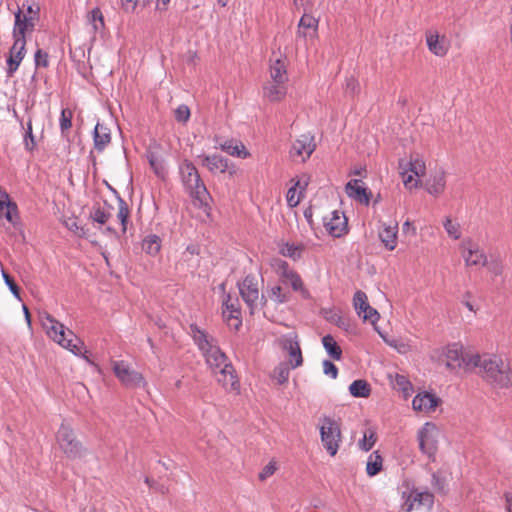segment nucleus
<instances>
[{"label":"nucleus","mask_w":512,"mask_h":512,"mask_svg":"<svg viewBox=\"0 0 512 512\" xmlns=\"http://www.w3.org/2000/svg\"><path fill=\"white\" fill-rule=\"evenodd\" d=\"M2 273H3V277H4L5 283H6V285L8 286V288H19V287L16 285V283H15V281H14L13 277H11V276H10L8 273H6L5 271H2Z\"/></svg>","instance_id":"obj_63"},{"label":"nucleus","mask_w":512,"mask_h":512,"mask_svg":"<svg viewBox=\"0 0 512 512\" xmlns=\"http://www.w3.org/2000/svg\"><path fill=\"white\" fill-rule=\"evenodd\" d=\"M309 184V177L306 176V175H302L300 179H298L293 187H295V189H299V193L300 195H302L303 191L306 190V187L308 186Z\"/></svg>","instance_id":"obj_59"},{"label":"nucleus","mask_w":512,"mask_h":512,"mask_svg":"<svg viewBox=\"0 0 512 512\" xmlns=\"http://www.w3.org/2000/svg\"><path fill=\"white\" fill-rule=\"evenodd\" d=\"M158 148L159 144H157L156 142L150 144L146 152V157L148 159L150 167L152 168L156 176L163 179L165 178L167 171L164 166L163 160L158 155Z\"/></svg>","instance_id":"obj_25"},{"label":"nucleus","mask_w":512,"mask_h":512,"mask_svg":"<svg viewBox=\"0 0 512 512\" xmlns=\"http://www.w3.org/2000/svg\"><path fill=\"white\" fill-rule=\"evenodd\" d=\"M476 352L460 342H454L435 350L432 358L445 365L450 371L462 369L472 372Z\"/></svg>","instance_id":"obj_3"},{"label":"nucleus","mask_w":512,"mask_h":512,"mask_svg":"<svg viewBox=\"0 0 512 512\" xmlns=\"http://www.w3.org/2000/svg\"><path fill=\"white\" fill-rule=\"evenodd\" d=\"M290 366L287 363H280L272 372V378L280 385L285 384L289 379Z\"/></svg>","instance_id":"obj_44"},{"label":"nucleus","mask_w":512,"mask_h":512,"mask_svg":"<svg viewBox=\"0 0 512 512\" xmlns=\"http://www.w3.org/2000/svg\"><path fill=\"white\" fill-rule=\"evenodd\" d=\"M462 256L467 266L484 267L487 259L485 253L474 243H468V246L463 250Z\"/></svg>","instance_id":"obj_24"},{"label":"nucleus","mask_w":512,"mask_h":512,"mask_svg":"<svg viewBox=\"0 0 512 512\" xmlns=\"http://www.w3.org/2000/svg\"><path fill=\"white\" fill-rule=\"evenodd\" d=\"M121 4L126 12H134L137 7L138 0H121Z\"/></svg>","instance_id":"obj_61"},{"label":"nucleus","mask_w":512,"mask_h":512,"mask_svg":"<svg viewBox=\"0 0 512 512\" xmlns=\"http://www.w3.org/2000/svg\"><path fill=\"white\" fill-rule=\"evenodd\" d=\"M446 187V173L443 169H439L432 173L426 180V191L435 197L441 195Z\"/></svg>","instance_id":"obj_23"},{"label":"nucleus","mask_w":512,"mask_h":512,"mask_svg":"<svg viewBox=\"0 0 512 512\" xmlns=\"http://www.w3.org/2000/svg\"><path fill=\"white\" fill-rule=\"evenodd\" d=\"M72 118H73V112L68 109H62L60 119H59V125L61 134L65 135L66 132H68L72 126Z\"/></svg>","instance_id":"obj_49"},{"label":"nucleus","mask_w":512,"mask_h":512,"mask_svg":"<svg viewBox=\"0 0 512 512\" xmlns=\"http://www.w3.org/2000/svg\"><path fill=\"white\" fill-rule=\"evenodd\" d=\"M179 173L182 184L190 197L194 201L199 202L200 205L207 204L209 192L204 182L201 180L200 174L195 165L191 161L185 159L179 165Z\"/></svg>","instance_id":"obj_5"},{"label":"nucleus","mask_w":512,"mask_h":512,"mask_svg":"<svg viewBox=\"0 0 512 512\" xmlns=\"http://www.w3.org/2000/svg\"><path fill=\"white\" fill-rule=\"evenodd\" d=\"M434 502V495L429 491L412 490L406 497L403 509L411 512L420 507H431Z\"/></svg>","instance_id":"obj_17"},{"label":"nucleus","mask_w":512,"mask_h":512,"mask_svg":"<svg viewBox=\"0 0 512 512\" xmlns=\"http://www.w3.org/2000/svg\"><path fill=\"white\" fill-rule=\"evenodd\" d=\"M444 228L447 234L457 240L461 237L460 225L459 223L453 222L451 218L447 217L443 223Z\"/></svg>","instance_id":"obj_51"},{"label":"nucleus","mask_w":512,"mask_h":512,"mask_svg":"<svg viewBox=\"0 0 512 512\" xmlns=\"http://www.w3.org/2000/svg\"><path fill=\"white\" fill-rule=\"evenodd\" d=\"M353 306L357 315L362 318L363 321H368L373 325L378 321L379 313L370 306L368 297L362 290H358L354 294Z\"/></svg>","instance_id":"obj_13"},{"label":"nucleus","mask_w":512,"mask_h":512,"mask_svg":"<svg viewBox=\"0 0 512 512\" xmlns=\"http://www.w3.org/2000/svg\"><path fill=\"white\" fill-rule=\"evenodd\" d=\"M130 216V210L128 204L121 197L118 198V213L117 218L120 221L122 232L125 233L127 230L128 219Z\"/></svg>","instance_id":"obj_42"},{"label":"nucleus","mask_w":512,"mask_h":512,"mask_svg":"<svg viewBox=\"0 0 512 512\" xmlns=\"http://www.w3.org/2000/svg\"><path fill=\"white\" fill-rule=\"evenodd\" d=\"M14 39V43L9 51V56L7 58V69L6 73L8 77H12L14 73L18 70L22 60L26 54V40Z\"/></svg>","instance_id":"obj_16"},{"label":"nucleus","mask_w":512,"mask_h":512,"mask_svg":"<svg viewBox=\"0 0 512 512\" xmlns=\"http://www.w3.org/2000/svg\"><path fill=\"white\" fill-rule=\"evenodd\" d=\"M191 333L198 348L202 351L206 363L214 372L220 370L225 364H231L227 356L217 346L213 337L194 325H191Z\"/></svg>","instance_id":"obj_4"},{"label":"nucleus","mask_w":512,"mask_h":512,"mask_svg":"<svg viewBox=\"0 0 512 512\" xmlns=\"http://www.w3.org/2000/svg\"><path fill=\"white\" fill-rule=\"evenodd\" d=\"M377 435L374 429L368 428L363 433V439L359 441L358 445L363 451H369L375 445Z\"/></svg>","instance_id":"obj_45"},{"label":"nucleus","mask_w":512,"mask_h":512,"mask_svg":"<svg viewBox=\"0 0 512 512\" xmlns=\"http://www.w3.org/2000/svg\"><path fill=\"white\" fill-rule=\"evenodd\" d=\"M34 16L24 15L23 9H18L15 13V22L13 27V38L26 40V33L32 32L36 26Z\"/></svg>","instance_id":"obj_18"},{"label":"nucleus","mask_w":512,"mask_h":512,"mask_svg":"<svg viewBox=\"0 0 512 512\" xmlns=\"http://www.w3.org/2000/svg\"><path fill=\"white\" fill-rule=\"evenodd\" d=\"M202 160V165L207 167L211 173H225L229 172L230 175L235 173L234 170H230L228 159L219 154L213 155H201L198 156Z\"/></svg>","instance_id":"obj_20"},{"label":"nucleus","mask_w":512,"mask_h":512,"mask_svg":"<svg viewBox=\"0 0 512 512\" xmlns=\"http://www.w3.org/2000/svg\"><path fill=\"white\" fill-rule=\"evenodd\" d=\"M278 469L277 461L272 459L270 460L260 471L258 478L260 481H265L269 477H271Z\"/></svg>","instance_id":"obj_53"},{"label":"nucleus","mask_w":512,"mask_h":512,"mask_svg":"<svg viewBox=\"0 0 512 512\" xmlns=\"http://www.w3.org/2000/svg\"><path fill=\"white\" fill-rule=\"evenodd\" d=\"M112 370L117 379L128 388L145 386L143 375L132 369L128 363L122 360L112 362Z\"/></svg>","instance_id":"obj_10"},{"label":"nucleus","mask_w":512,"mask_h":512,"mask_svg":"<svg viewBox=\"0 0 512 512\" xmlns=\"http://www.w3.org/2000/svg\"><path fill=\"white\" fill-rule=\"evenodd\" d=\"M362 181L359 179L350 180L345 187L347 195L355 201L365 204L370 203L371 192L361 185Z\"/></svg>","instance_id":"obj_21"},{"label":"nucleus","mask_w":512,"mask_h":512,"mask_svg":"<svg viewBox=\"0 0 512 512\" xmlns=\"http://www.w3.org/2000/svg\"><path fill=\"white\" fill-rule=\"evenodd\" d=\"M511 362L494 353L476 352L472 371H476L485 381L498 388H508Z\"/></svg>","instance_id":"obj_1"},{"label":"nucleus","mask_w":512,"mask_h":512,"mask_svg":"<svg viewBox=\"0 0 512 512\" xmlns=\"http://www.w3.org/2000/svg\"><path fill=\"white\" fill-rule=\"evenodd\" d=\"M268 292V297L275 301V302H282V299L279 298V294L281 292V290H267Z\"/></svg>","instance_id":"obj_64"},{"label":"nucleus","mask_w":512,"mask_h":512,"mask_svg":"<svg viewBox=\"0 0 512 512\" xmlns=\"http://www.w3.org/2000/svg\"><path fill=\"white\" fill-rule=\"evenodd\" d=\"M346 89L351 91L353 94L359 92V82L354 78L350 77L346 79Z\"/></svg>","instance_id":"obj_60"},{"label":"nucleus","mask_w":512,"mask_h":512,"mask_svg":"<svg viewBox=\"0 0 512 512\" xmlns=\"http://www.w3.org/2000/svg\"><path fill=\"white\" fill-rule=\"evenodd\" d=\"M349 392L353 397L368 398L371 394V386L366 380L358 379L350 384Z\"/></svg>","instance_id":"obj_34"},{"label":"nucleus","mask_w":512,"mask_h":512,"mask_svg":"<svg viewBox=\"0 0 512 512\" xmlns=\"http://www.w3.org/2000/svg\"><path fill=\"white\" fill-rule=\"evenodd\" d=\"M404 167L407 168L408 171H411L417 177L423 176L426 171L425 162L419 158H411L408 163L404 164Z\"/></svg>","instance_id":"obj_47"},{"label":"nucleus","mask_w":512,"mask_h":512,"mask_svg":"<svg viewBox=\"0 0 512 512\" xmlns=\"http://www.w3.org/2000/svg\"><path fill=\"white\" fill-rule=\"evenodd\" d=\"M296 191L297 189H295V187L292 186L291 188H289L286 195L287 204L292 208L296 207L300 203L301 198L303 196L300 195V193L296 195Z\"/></svg>","instance_id":"obj_55"},{"label":"nucleus","mask_w":512,"mask_h":512,"mask_svg":"<svg viewBox=\"0 0 512 512\" xmlns=\"http://www.w3.org/2000/svg\"><path fill=\"white\" fill-rule=\"evenodd\" d=\"M440 429L432 422H426L418 431L417 439L420 451L433 458L438 450Z\"/></svg>","instance_id":"obj_8"},{"label":"nucleus","mask_w":512,"mask_h":512,"mask_svg":"<svg viewBox=\"0 0 512 512\" xmlns=\"http://www.w3.org/2000/svg\"><path fill=\"white\" fill-rule=\"evenodd\" d=\"M161 248V239L159 236L152 234L145 237L142 241V250L149 255H156Z\"/></svg>","instance_id":"obj_41"},{"label":"nucleus","mask_w":512,"mask_h":512,"mask_svg":"<svg viewBox=\"0 0 512 512\" xmlns=\"http://www.w3.org/2000/svg\"><path fill=\"white\" fill-rule=\"evenodd\" d=\"M426 43L429 51L435 56L443 57L448 52L449 47L445 37H440L436 31L426 32Z\"/></svg>","instance_id":"obj_22"},{"label":"nucleus","mask_w":512,"mask_h":512,"mask_svg":"<svg viewBox=\"0 0 512 512\" xmlns=\"http://www.w3.org/2000/svg\"><path fill=\"white\" fill-rule=\"evenodd\" d=\"M298 35L302 37L307 36L306 30H313L316 32L318 29V19L310 14H304L299 21Z\"/></svg>","instance_id":"obj_39"},{"label":"nucleus","mask_w":512,"mask_h":512,"mask_svg":"<svg viewBox=\"0 0 512 512\" xmlns=\"http://www.w3.org/2000/svg\"><path fill=\"white\" fill-rule=\"evenodd\" d=\"M315 149L314 137L310 134H302L292 143L289 154L293 160L305 162Z\"/></svg>","instance_id":"obj_12"},{"label":"nucleus","mask_w":512,"mask_h":512,"mask_svg":"<svg viewBox=\"0 0 512 512\" xmlns=\"http://www.w3.org/2000/svg\"><path fill=\"white\" fill-rule=\"evenodd\" d=\"M399 168L402 170L400 173L402 175L404 186L407 189L416 188L419 185V180L414 178V174H407L408 170L404 167V160H399Z\"/></svg>","instance_id":"obj_48"},{"label":"nucleus","mask_w":512,"mask_h":512,"mask_svg":"<svg viewBox=\"0 0 512 512\" xmlns=\"http://www.w3.org/2000/svg\"><path fill=\"white\" fill-rule=\"evenodd\" d=\"M440 404L441 399L429 392L418 393L412 401L413 409L424 414L435 412Z\"/></svg>","instance_id":"obj_19"},{"label":"nucleus","mask_w":512,"mask_h":512,"mask_svg":"<svg viewBox=\"0 0 512 512\" xmlns=\"http://www.w3.org/2000/svg\"><path fill=\"white\" fill-rule=\"evenodd\" d=\"M270 77L275 83H286L288 81L286 63L282 59H276L270 65Z\"/></svg>","instance_id":"obj_32"},{"label":"nucleus","mask_w":512,"mask_h":512,"mask_svg":"<svg viewBox=\"0 0 512 512\" xmlns=\"http://www.w3.org/2000/svg\"><path fill=\"white\" fill-rule=\"evenodd\" d=\"M2 217L11 224H16L19 219L18 206L11 201L8 193H3L0 201V218Z\"/></svg>","instance_id":"obj_27"},{"label":"nucleus","mask_w":512,"mask_h":512,"mask_svg":"<svg viewBox=\"0 0 512 512\" xmlns=\"http://www.w3.org/2000/svg\"><path fill=\"white\" fill-rule=\"evenodd\" d=\"M222 316L231 330L238 331L242 326L241 305L236 290L233 293H228L225 298Z\"/></svg>","instance_id":"obj_9"},{"label":"nucleus","mask_w":512,"mask_h":512,"mask_svg":"<svg viewBox=\"0 0 512 512\" xmlns=\"http://www.w3.org/2000/svg\"><path fill=\"white\" fill-rule=\"evenodd\" d=\"M40 321L49 338L74 355L82 356L90 362L88 358L89 351L86 349L85 344L71 330L66 329L62 323L47 313L40 315Z\"/></svg>","instance_id":"obj_2"},{"label":"nucleus","mask_w":512,"mask_h":512,"mask_svg":"<svg viewBox=\"0 0 512 512\" xmlns=\"http://www.w3.org/2000/svg\"><path fill=\"white\" fill-rule=\"evenodd\" d=\"M379 237L388 250H394L397 244V225L384 227Z\"/></svg>","instance_id":"obj_35"},{"label":"nucleus","mask_w":512,"mask_h":512,"mask_svg":"<svg viewBox=\"0 0 512 512\" xmlns=\"http://www.w3.org/2000/svg\"><path fill=\"white\" fill-rule=\"evenodd\" d=\"M87 19L89 24L92 25L94 33L104 27L103 15L99 8H94L92 11H90L87 15Z\"/></svg>","instance_id":"obj_46"},{"label":"nucleus","mask_w":512,"mask_h":512,"mask_svg":"<svg viewBox=\"0 0 512 512\" xmlns=\"http://www.w3.org/2000/svg\"><path fill=\"white\" fill-rule=\"evenodd\" d=\"M236 292L238 296H242L252 312L254 309L262 308L267 302L266 296L263 293L260 295V290H238Z\"/></svg>","instance_id":"obj_28"},{"label":"nucleus","mask_w":512,"mask_h":512,"mask_svg":"<svg viewBox=\"0 0 512 512\" xmlns=\"http://www.w3.org/2000/svg\"><path fill=\"white\" fill-rule=\"evenodd\" d=\"M113 207L106 201L103 204L96 203L90 211V219L94 223L104 225L112 216Z\"/></svg>","instance_id":"obj_29"},{"label":"nucleus","mask_w":512,"mask_h":512,"mask_svg":"<svg viewBox=\"0 0 512 512\" xmlns=\"http://www.w3.org/2000/svg\"><path fill=\"white\" fill-rule=\"evenodd\" d=\"M282 268V277L283 283L286 286H291V288H302L303 282L300 276L293 270L288 268V264L286 262L281 266Z\"/></svg>","instance_id":"obj_37"},{"label":"nucleus","mask_w":512,"mask_h":512,"mask_svg":"<svg viewBox=\"0 0 512 512\" xmlns=\"http://www.w3.org/2000/svg\"><path fill=\"white\" fill-rule=\"evenodd\" d=\"M36 68H47L49 66V55L42 49H37L34 55Z\"/></svg>","instance_id":"obj_54"},{"label":"nucleus","mask_w":512,"mask_h":512,"mask_svg":"<svg viewBox=\"0 0 512 512\" xmlns=\"http://www.w3.org/2000/svg\"><path fill=\"white\" fill-rule=\"evenodd\" d=\"M111 131L103 123H97L93 132L94 148L97 152H103L106 147L111 143Z\"/></svg>","instance_id":"obj_26"},{"label":"nucleus","mask_w":512,"mask_h":512,"mask_svg":"<svg viewBox=\"0 0 512 512\" xmlns=\"http://www.w3.org/2000/svg\"><path fill=\"white\" fill-rule=\"evenodd\" d=\"M175 118L178 122H187L190 118V110L186 105H180L175 110Z\"/></svg>","instance_id":"obj_56"},{"label":"nucleus","mask_w":512,"mask_h":512,"mask_svg":"<svg viewBox=\"0 0 512 512\" xmlns=\"http://www.w3.org/2000/svg\"><path fill=\"white\" fill-rule=\"evenodd\" d=\"M322 367H323V372L326 375L330 376L333 379H335L337 377L338 369L331 361H328V360L323 361Z\"/></svg>","instance_id":"obj_57"},{"label":"nucleus","mask_w":512,"mask_h":512,"mask_svg":"<svg viewBox=\"0 0 512 512\" xmlns=\"http://www.w3.org/2000/svg\"><path fill=\"white\" fill-rule=\"evenodd\" d=\"M286 83H267L263 86V95L270 102L281 101L287 92Z\"/></svg>","instance_id":"obj_30"},{"label":"nucleus","mask_w":512,"mask_h":512,"mask_svg":"<svg viewBox=\"0 0 512 512\" xmlns=\"http://www.w3.org/2000/svg\"><path fill=\"white\" fill-rule=\"evenodd\" d=\"M387 344L393 347L398 353L406 354L412 351V345L408 341L393 339L386 341Z\"/></svg>","instance_id":"obj_52"},{"label":"nucleus","mask_w":512,"mask_h":512,"mask_svg":"<svg viewBox=\"0 0 512 512\" xmlns=\"http://www.w3.org/2000/svg\"><path fill=\"white\" fill-rule=\"evenodd\" d=\"M463 303L470 311H476L479 309V301L471 296L470 293H466Z\"/></svg>","instance_id":"obj_58"},{"label":"nucleus","mask_w":512,"mask_h":512,"mask_svg":"<svg viewBox=\"0 0 512 512\" xmlns=\"http://www.w3.org/2000/svg\"><path fill=\"white\" fill-rule=\"evenodd\" d=\"M304 250L305 246L303 244L284 243L280 247V254L298 260L302 257Z\"/></svg>","instance_id":"obj_38"},{"label":"nucleus","mask_w":512,"mask_h":512,"mask_svg":"<svg viewBox=\"0 0 512 512\" xmlns=\"http://www.w3.org/2000/svg\"><path fill=\"white\" fill-rule=\"evenodd\" d=\"M321 442L327 453L334 457L342 442V433L338 421L331 417H323L319 427Z\"/></svg>","instance_id":"obj_7"},{"label":"nucleus","mask_w":512,"mask_h":512,"mask_svg":"<svg viewBox=\"0 0 512 512\" xmlns=\"http://www.w3.org/2000/svg\"><path fill=\"white\" fill-rule=\"evenodd\" d=\"M389 378L393 389H395L398 392H401L405 399L412 394V383L405 375L396 373L394 375H390Z\"/></svg>","instance_id":"obj_31"},{"label":"nucleus","mask_w":512,"mask_h":512,"mask_svg":"<svg viewBox=\"0 0 512 512\" xmlns=\"http://www.w3.org/2000/svg\"><path fill=\"white\" fill-rule=\"evenodd\" d=\"M24 15H30L31 17L34 16V20L38 21V19H39V7L36 6L34 8L32 5H28L26 11H24Z\"/></svg>","instance_id":"obj_62"},{"label":"nucleus","mask_w":512,"mask_h":512,"mask_svg":"<svg viewBox=\"0 0 512 512\" xmlns=\"http://www.w3.org/2000/svg\"><path fill=\"white\" fill-rule=\"evenodd\" d=\"M383 468V457L379 451H373L366 462V473L368 476L373 477L379 474Z\"/></svg>","instance_id":"obj_33"},{"label":"nucleus","mask_w":512,"mask_h":512,"mask_svg":"<svg viewBox=\"0 0 512 512\" xmlns=\"http://www.w3.org/2000/svg\"><path fill=\"white\" fill-rule=\"evenodd\" d=\"M323 224L328 234L336 238L348 232L347 218L343 212L337 210L333 211L330 217H325Z\"/></svg>","instance_id":"obj_15"},{"label":"nucleus","mask_w":512,"mask_h":512,"mask_svg":"<svg viewBox=\"0 0 512 512\" xmlns=\"http://www.w3.org/2000/svg\"><path fill=\"white\" fill-rule=\"evenodd\" d=\"M484 267L494 276H499L503 272V261L499 256L490 255V257L486 259V263Z\"/></svg>","instance_id":"obj_43"},{"label":"nucleus","mask_w":512,"mask_h":512,"mask_svg":"<svg viewBox=\"0 0 512 512\" xmlns=\"http://www.w3.org/2000/svg\"><path fill=\"white\" fill-rule=\"evenodd\" d=\"M322 344L331 358L340 360L342 357V349L331 335H325L322 338Z\"/></svg>","instance_id":"obj_40"},{"label":"nucleus","mask_w":512,"mask_h":512,"mask_svg":"<svg viewBox=\"0 0 512 512\" xmlns=\"http://www.w3.org/2000/svg\"><path fill=\"white\" fill-rule=\"evenodd\" d=\"M221 150L228 153L232 156H237L240 158H247L250 153L247 151L246 147L242 143H234L233 140L225 141L220 145Z\"/></svg>","instance_id":"obj_36"},{"label":"nucleus","mask_w":512,"mask_h":512,"mask_svg":"<svg viewBox=\"0 0 512 512\" xmlns=\"http://www.w3.org/2000/svg\"><path fill=\"white\" fill-rule=\"evenodd\" d=\"M24 146L27 151H34L37 144L32 130V120L29 119L27 122V129L24 135Z\"/></svg>","instance_id":"obj_50"},{"label":"nucleus","mask_w":512,"mask_h":512,"mask_svg":"<svg viewBox=\"0 0 512 512\" xmlns=\"http://www.w3.org/2000/svg\"><path fill=\"white\" fill-rule=\"evenodd\" d=\"M217 382L228 393L240 394V382L232 364H225L220 370L214 372Z\"/></svg>","instance_id":"obj_14"},{"label":"nucleus","mask_w":512,"mask_h":512,"mask_svg":"<svg viewBox=\"0 0 512 512\" xmlns=\"http://www.w3.org/2000/svg\"><path fill=\"white\" fill-rule=\"evenodd\" d=\"M56 444L69 459L81 458L85 454V447L78 440L70 423L63 421L56 433Z\"/></svg>","instance_id":"obj_6"},{"label":"nucleus","mask_w":512,"mask_h":512,"mask_svg":"<svg viewBox=\"0 0 512 512\" xmlns=\"http://www.w3.org/2000/svg\"><path fill=\"white\" fill-rule=\"evenodd\" d=\"M279 346L288 353L287 364L296 369L303 364V355L296 333L284 335L278 339Z\"/></svg>","instance_id":"obj_11"}]
</instances>
